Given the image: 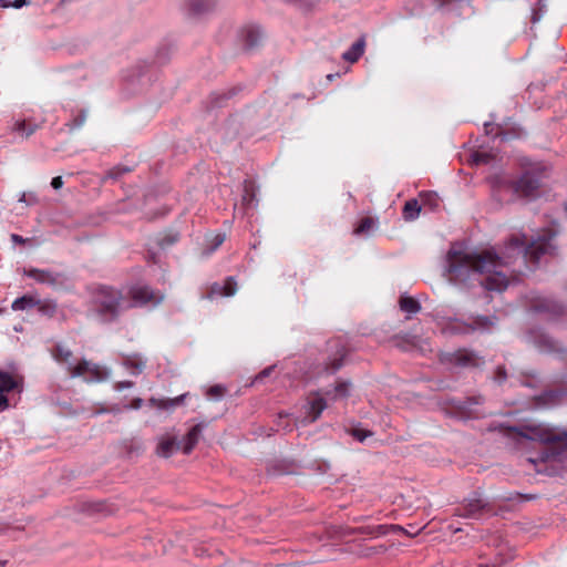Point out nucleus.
<instances>
[{"instance_id": "nucleus-1", "label": "nucleus", "mask_w": 567, "mask_h": 567, "mask_svg": "<svg viewBox=\"0 0 567 567\" xmlns=\"http://www.w3.org/2000/svg\"><path fill=\"white\" fill-rule=\"evenodd\" d=\"M554 236L551 230H547L544 236L528 245L525 237H512L506 247L508 254L502 257L492 250L476 254L452 248L447 254L449 278L452 282L465 287L480 285L489 291H503L507 288L508 278L499 269L511 265V259L515 255H522L526 261L536 266L542 256L553 254Z\"/></svg>"}, {"instance_id": "nucleus-2", "label": "nucleus", "mask_w": 567, "mask_h": 567, "mask_svg": "<svg viewBox=\"0 0 567 567\" xmlns=\"http://www.w3.org/2000/svg\"><path fill=\"white\" fill-rule=\"evenodd\" d=\"M547 179V166L543 163H532L524 167L518 178L498 182L494 192L498 194L502 189H508L519 198L535 199L543 194Z\"/></svg>"}, {"instance_id": "nucleus-3", "label": "nucleus", "mask_w": 567, "mask_h": 567, "mask_svg": "<svg viewBox=\"0 0 567 567\" xmlns=\"http://www.w3.org/2000/svg\"><path fill=\"white\" fill-rule=\"evenodd\" d=\"M162 300V296L146 286L133 288L131 299L123 297L117 290L104 288L101 293L100 307L103 315L118 316L124 309L147 305L155 306Z\"/></svg>"}, {"instance_id": "nucleus-4", "label": "nucleus", "mask_w": 567, "mask_h": 567, "mask_svg": "<svg viewBox=\"0 0 567 567\" xmlns=\"http://www.w3.org/2000/svg\"><path fill=\"white\" fill-rule=\"evenodd\" d=\"M518 434L525 439L537 441L544 444H556L567 446V432L557 427H550L542 424L526 425L517 430Z\"/></svg>"}, {"instance_id": "nucleus-5", "label": "nucleus", "mask_w": 567, "mask_h": 567, "mask_svg": "<svg viewBox=\"0 0 567 567\" xmlns=\"http://www.w3.org/2000/svg\"><path fill=\"white\" fill-rule=\"evenodd\" d=\"M54 358L59 363L66 364L68 371L71 377H97L99 367L89 361L83 360L80 363L73 364L71 362L72 352L63 346H58Z\"/></svg>"}, {"instance_id": "nucleus-6", "label": "nucleus", "mask_w": 567, "mask_h": 567, "mask_svg": "<svg viewBox=\"0 0 567 567\" xmlns=\"http://www.w3.org/2000/svg\"><path fill=\"white\" fill-rule=\"evenodd\" d=\"M13 310L35 309L43 317L55 316L56 305L51 300H38L31 296H22L12 302Z\"/></svg>"}, {"instance_id": "nucleus-7", "label": "nucleus", "mask_w": 567, "mask_h": 567, "mask_svg": "<svg viewBox=\"0 0 567 567\" xmlns=\"http://www.w3.org/2000/svg\"><path fill=\"white\" fill-rule=\"evenodd\" d=\"M22 391V379L0 370V411L9 408V395Z\"/></svg>"}, {"instance_id": "nucleus-8", "label": "nucleus", "mask_w": 567, "mask_h": 567, "mask_svg": "<svg viewBox=\"0 0 567 567\" xmlns=\"http://www.w3.org/2000/svg\"><path fill=\"white\" fill-rule=\"evenodd\" d=\"M23 274L39 284H44L51 287L62 286L65 281V277L62 274L45 269L29 268L24 269Z\"/></svg>"}, {"instance_id": "nucleus-9", "label": "nucleus", "mask_w": 567, "mask_h": 567, "mask_svg": "<svg viewBox=\"0 0 567 567\" xmlns=\"http://www.w3.org/2000/svg\"><path fill=\"white\" fill-rule=\"evenodd\" d=\"M326 408L327 402L323 398L316 395L309 399L308 402L303 405L305 417L302 422H315L320 417Z\"/></svg>"}, {"instance_id": "nucleus-10", "label": "nucleus", "mask_w": 567, "mask_h": 567, "mask_svg": "<svg viewBox=\"0 0 567 567\" xmlns=\"http://www.w3.org/2000/svg\"><path fill=\"white\" fill-rule=\"evenodd\" d=\"M237 291V282L234 277H227L223 282H215L210 286L209 297H231Z\"/></svg>"}, {"instance_id": "nucleus-11", "label": "nucleus", "mask_w": 567, "mask_h": 567, "mask_svg": "<svg viewBox=\"0 0 567 567\" xmlns=\"http://www.w3.org/2000/svg\"><path fill=\"white\" fill-rule=\"evenodd\" d=\"M532 308L537 313H551L556 316L564 313L563 306L560 303L547 298L535 299L532 303Z\"/></svg>"}, {"instance_id": "nucleus-12", "label": "nucleus", "mask_w": 567, "mask_h": 567, "mask_svg": "<svg viewBox=\"0 0 567 567\" xmlns=\"http://www.w3.org/2000/svg\"><path fill=\"white\" fill-rule=\"evenodd\" d=\"M123 365L132 375H138L146 367V359L140 353L127 354L124 357Z\"/></svg>"}, {"instance_id": "nucleus-13", "label": "nucleus", "mask_w": 567, "mask_h": 567, "mask_svg": "<svg viewBox=\"0 0 567 567\" xmlns=\"http://www.w3.org/2000/svg\"><path fill=\"white\" fill-rule=\"evenodd\" d=\"M365 37H360L351 48L342 54V59L349 63L357 62L365 50Z\"/></svg>"}, {"instance_id": "nucleus-14", "label": "nucleus", "mask_w": 567, "mask_h": 567, "mask_svg": "<svg viewBox=\"0 0 567 567\" xmlns=\"http://www.w3.org/2000/svg\"><path fill=\"white\" fill-rule=\"evenodd\" d=\"M179 449L178 443L174 437L162 436L158 440L157 455L161 457H169Z\"/></svg>"}, {"instance_id": "nucleus-15", "label": "nucleus", "mask_w": 567, "mask_h": 567, "mask_svg": "<svg viewBox=\"0 0 567 567\" xmlns=\"http://www.w3.org/2000/svg\"><path fill=\"white\" fill-rule=\"evenodd\" d=\"M39 128L40 124L32 120H17L12 126L13 132L25 138L31 136Z\"/></svg>"}, {"instance_id": "nucleus-16", "label": "nucleus", "mask_w": 567, "mask_h": 567, "mask_svg": "<svg viewBox=\"0 0 567 567\" xmlns=\"http://www.w3.org/2000/svg\"><path fill=\"white\" fill-rule=\"evenodd\" d=\"M215 0H189L188 12L192 16H202L215 8Z\"/></svg>"}, {"instance_id": "nucleus-17", "label": "nucleus", "mask_w": 567, "mask_h": 567, "mask_svg": "<svg viewBox=\"0 0 567 567\" xmlns=\"http://www.w3.org/2000/svg\"><path fill=\"white\" fill-rule=\"evenodd\" d=\"M200 433H202V427L199 424L193 426L189 430V432L187 433V435L183 442V446H182V450L185 454H188L192 452V450L194 449V446L197 444V442L199 440Z\"/></svg>"}, {"instance_id": "nucleus-18", "label": "nucleus", "mask_w": 567, "mask_h": 567, "mask_svg": "<svg viewBox=\"0 0 567 567\" xmlns=\"http://www.w3.org/2000/svg\"><path fill=\"white\" fill-rule=\"evenodd\" d=\"M400 309L409 315H416L421 310L420 302L410 296H401L399 300Z\"/></svg>"}, {"instance_id": "nucleus-19", "label": "nucleus", "mask_w": 567, "mask_h": 567, "mask_svg": "<svg viewBox=\"0 0 567 567\" xmlns=\"http://www.w3.org/2000/svg\"><path fill=\"white\" fill-rule=\"evenodd\" d=\"M421 206L416 199H410L405 202L403 206V218L408 221L414 220L419 217Z\"/></svg>"}, {"instance_id": "nucleus-20", "label": "nucleus", "mask_w": 567, "mask_h": 567, "mask_svg": "<svg viewBox=\"0 0 567 567\" xmlns=\"http://www.w3.org/2000/svg\"><path fill=\"white\" fill-rule=\"evenodd\" d=\"M184 398H185V394H182L174 399H159V400L153 399L151 402L153 405H155L158 409L169 410V409H173L176 405L181 404L184 401Z\"/></svg>"}, {"instance_id": "nucleus-21", "label": "nucleus", "mask_w": 567, "mask_h": 567, "mask_svg": "<svg viewBox=\"0 0 567 567\" xmlns=\"http://www.w3.org/2000/svg\"><path fill=\"white\" fill-rule=\"evenodd\" d=\"M178 240H179L178 233H176V231H168V233H165V234L161 235V237L157 239V245L162 249H165V248L176 244Z\"/></svg>"}, {"instance_id": "nucleus-22", "label": "nucleus", "mask_w": 567, "mask_h": 567, "mask_svg": "<svg viewBox=\"0 0 567 567\" xmlns=\"http://www.w3.org/2000/svg\"><path fill=\"white\" fill-rule=\"evenodd\" d=\"M260 39H261V33L258 29L249 28L246 30L245 41L248 47H250V48L256 47L259 43Z\"/></svg>"}, {"instance_id": "nucleus-23", "label": "nucleus", "mask_w": 567, "mask_h": 567, "mask_svg": "<svg viewBox=\"0 0 567 567\" xmlns=\"http://www.w3.org/2000/svg\"><path fill=\"white\" fill-rule=\"evenodd\" d=\"M491 155L485 152H474L471 155V161L475 165L487 164L491 161Z\"/></svg>"}, {"instance_id": "nucleus-24", "label": "nucleus", "mask_w": 567, "mask_h": 567, "mask_svg": "<svg viewBox=\"0 0 567 567\" xmlns=\"http://www.w3.org/2000/svg\"><path fill=\"white\" fill-rule=\"evenodd\" d=\"M373 226V220L370 217L362 218L354 229L355 234L368 233Z\"/></svg>"}, {"instance_id": "nucleus-25", "label": "nucleus", "mask_w": 567, "mask_h": 567, "mask_svg": "<svg viewBox=\"0 0 567 567\" xmlns=\"http://www.w3.org/2000/svg\"><path fill=\"white\" fill-rule=\"evenodd\" d=\"M544 8H545V6L543 4L542 0H537L536 7L533 8V12H532V17H530V22L533 24L537 23L542 19Z\"/></svg>"}, {"instance_id": "nucleus-26", "label": "nucleus", "mask_w": 567, "mask_h": 567, "mask_svg": "<svg viewBox=\"0 0 567 567\" xmlns=\"http://www.w3.org/2000/svg\"><path fill=\"white\" fill-rule=\"evenodd\" d=\"M467 506H468V509H467L466 514H464V516L474 515L477 511L483 508L484 504L482 503L481 499H470Z\"/></svg>"}, {"instance_id": "nucleus-27", "label": "nucleus", "mask_w": 567, "mask_h": 567, "mask_svg": "<svg viewBox=\"0 0 567 567\" xmlns=\"http://www.w3.org/2000/svg\"><path fill=\"white\" fill-rule=\"evenodd\" d=\"M130 172L125 167H113L106 173V178L118 179L123 174Z\"/></svg>"}, {"instance_id": "nucleus-28", "label": "nucleus", "mask_w": 567, "mask_h": 567, "mask_svg": "<svg viewBox=\"0 0 567 567\" xmlns=\"http://www.w3.org/2000/svg\"><path fill=\"white\" fill-rule=\"evenodd\" d=\"M86 121V113L85 111H81L73 120H72V123H71V128L74 130V128H80Z\"/></svg>"}, {"instance_id": "nucleus-29", "label": "nucleus", "mask_w": 567, "mask_h": 567, "mask_svg": "<svg viewBox=\"0 0 567 567\" xmlns=\"http://www.w3.org/2000/svg\"><path fill=\"white\" fill-rule=\"evenodd\" d=\"M349 386H350V384H348V383H342V384L338 385L336 388V394L339 396L347 395V393L349 391Z\"/></svg>"}, {"instance_id": "nucleus-30", "label": "nucleus", "mask_w": 567, "mask_h": 567, "mask_svg": "<svg viewBox=\"0 0 567 567\" xmlns=\"http://www.w3.org/2000/svg\"><path fill=\"white\" fill-rule=\"evenodd\" d=\"M225 240V236L221 235V234H217L215 237H214V240H213V250H215L216 248H218Z\"/></svg>"}, {"instance_id": "nucleus-31", "label": "nucleus", "mask_w": 567, "mask_h": 567, "mask_svg": "<svg viewBox=\"0 0 567 567\" xmlns=\"http://www.w3.org/2000/svg\"><path fill=\"white\" fill-rule=\"evenodd\" d=\"M51 186L54 189H60L63 186V181L61 176L53 177L51 181Z\"/></svg>"}, {"instance_id": "nucleus-32", "label": "nucleus", "mask_w": 567, "mask_h": 567, "mask_svg": "<svg viewBox=\"0 0 567 567\" xmlns=\"http://www.w3.org/2000/svg\"><path fill=\"white\" fill-rule=\"evenodd\" d=\"M11 240L14 244L22 245V244L27 243L29 239H25V238H23L22 236H20L18 234H12L11 235Z\"/></svg>"}, {"instance_id": "nucleus-33", "label": "nucleus", "mask_w": 567, "mask_h": 567, "mask_svg": "<svg viewBox=\"0 0 567 567\" xmlns=\"http://www.w3.org/2000/svg\"><path fill=\"white\" fill-rule=\"evenodd\" d=\"M274 369V367H269L267 369H265L264 371H261L257 377H256V381H259V380H262L264 378L268 377L271 372V370Z\"/></svg>"}, {"instance_id": "nucleus-34", "label": "nucleus", "mask_w": 567, "mask_h": 567, "mask_svg": "<svg viewBox=\"0 0 567 567\" xmlns=\"http://www.w3.org/2000/svg\"><path fill=\"white\" fill-rule=\"evenodd\" d=\"M28 3H29V0H14L12 3L10 2V7L19 9Z\"/></svg>"}, {"instance_id": "nucleus-35", "label": "nucleus", "mask_w": 567, "mask_h": 567, "mask_svg": "<svg viewBox=\"0 0 567 567\" xmlns=\"http://www.w3.org/2000/svg\"><path fill=\"white\" fill-rule=\"evenodd\" d=\"M209 394L220 396L223 394V389L220 386H214L209 390Z\"/></svg>"}, {"instance_id": "nucleus-36", "label": "nucleus", "mask_w": 567, "mask_h": 567, "mask_svg": "<svg viewBox=\"0 0 567 567\" xmlns=\"http://www.w3.org/2000/svg\"><path fill=\"white\" fill-rule=\"evenodd\" d=\"M342 364L341 357L339 359H336L330 368L331 371H337Z\"/></svg>"}, {"instance_id": "nucleus-37", "label": "nucleus", "mask_w": 567, "mask_h": 567, "mask_svg": "<svg viewBox=\"0 0 567 567\" xmlns=\"http://www.w3.org/2000/svg\"><path fill=\"white\" fill-rule=\"evenodd\" d=\"M254 199V194H249V189L248 187L246 186L245 188V196H244V200H248L249 203Z\"/></svg>"}, {"instance_id": "nucleus-38", "label": "nucleus", "mask_w": 567, "mask_h": 567, "mask_svg": "<svg viewBox=\"0 0 567 567\" xmlns=\"http://www.w3.org/2000/svg\"><path fill=\"white\" fill-rule=\"evenodd\" d=\"M354 436L359 440V441H363L368 434L365 432H362V431H355L354 432Z\"/></svg>"}, {"instance_id": "nucleus-39", "label": "nucleus", "mask_w": 567, "mask_h": 567, "mask_svg": "<svg viewBox=\"0 0 567 567\" xmlns=\"http://www.w3.org/2000/svg\"><path fill=\"white\" fill-rule=\"evenodd\" d=\"M235 94H236V90L233 89L228 93H224L223 99H229V97L234 96Z\"/></svg>"}, {"instance_id": "nucleus-40", "label": "nucleus", "mask_w": 567, "mask_h": 567, "mask_svg": "<svg viewBox=\"0 0 567 567\" xmlns=\"http://www.w3.org/2000/svg\"><path fill=\"white\" fill-rule=\"evenodd\" d=\"M130 386H132V382H123V383H120V384L117 385V388H118L120 390H122L123 388H130Z\"/></svg>"}, {"instance_id": "nucleus-41", "label": "nucleus", "mask_w": 567, "mask_h": 567, "mask_svg": "<svg viewBox=\"0 0 567 567\" xmlns=\"http://www.w3.org/2000/svg\"><path fill=\"white\" fill-rule=\"evenodd\" d=\"M0 7L9 8L10 7V2H8V0H0Z\"/></svg>"}, {"instance_id": "nucleus-42", "label": "nucleus", "mask_w": 567, "mask_h": 567, "mask_svg": "<svg viewBox=\"0 0 567 567\" xmlns=\"http://www.w3.org/2000/svg\"><path fill=\"white\" fill-rule=\"evenodd\" d=\"M391 529H393V530H403L402 527H400V526H391Z\"/></svg>"}, {"instance_id": "nucleus-43", "label": "nucleus", "mask_w": 567, "mask_h": 567, "mask_svg": "<svg viewBox=\"0 0 567 567\" xmlns=\"http://www.w3.org/2000/svg\"><path fill=\"white\" fill-rule=\"evenodd\" d=\"M475 319L481 320V319H487V318H486V317H481V316H478V317H476Z\"/></svg>"}, {"instance_id": "nucleus-44", "label": "nucleus", "mask_w": 567, "mask_h": 567, "mask_svg": "<svg viewBox=\"0 0 567 567\" xmlns=\"http://www.w3.org/2000/svg\"><path fill=\"white\" fill-rule=\"evenodd\" d=\"M14 330H16V331H21V328L16 326V327H14Z\"/></svg>"}]
</instances>
